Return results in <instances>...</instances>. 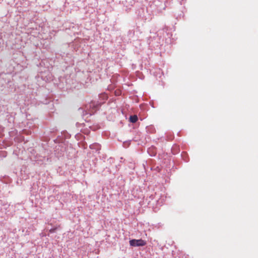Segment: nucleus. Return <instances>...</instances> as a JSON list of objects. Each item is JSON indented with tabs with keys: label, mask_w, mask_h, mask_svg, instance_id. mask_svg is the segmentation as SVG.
<instances>
[{
	"label": "nucleus",
	"mask_w": 258,
	"mask_h": 258,
	"mask_svg": "<svg viewBox=\"0 0 258 258\" xmlns=\"http://www.w3.org/2000/svg\"><path fill=\"white\" fill-rule=\"evenodd\" d=\"M130 244L132 246H143L146 245L147 242L145 240L142 239H132L129 241Z\"/></svg>",
	"instance_id": "nucleus-1"
},
{
	"label": "nucleus",
	"mask_w": 258,
	"mask_h": 258,
	"mask_svg": "<svg viewBox=\"0 0 258 258\" xmlns=\"http://www.w3.org/2000/svg\"><path fill=\"white\" fill-rule=\"evenodd\" d=\"M130 120L132 123H135L138 120V117L137 115H132L130 117Z\"/></svg>",
	"instance_id": "nucleus-2"
}]
</instances>
